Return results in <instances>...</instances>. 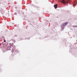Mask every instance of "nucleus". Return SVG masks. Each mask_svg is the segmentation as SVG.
<instances>
[{"mask_svg": "<svg viewBox=\"0 0 77 77\" xmlns=\"http://www.w3.org/2000/svg\"><path fill=\"white\" fill-rule=\"evenodd\" d=\"M61 2L63 3L64 5H65L66 3H70V1L69 0H62L61 1Z\"/></svg>", "mask_w": 77, "mask_h": 77, "instance_id": "obj_1", "label": "nucleus"}, {"mask_svg": "<svg viewBox=\"0 0 77 77\" xmlns=\"http://www.w3.org/2000/svg\"><path fill=\"white\" fill-rule=\"evenodd\" d=\"M68 23V22H65L63 23V24H62L61 26V30H63L64 29V28H65V26H66L67 24Z\"/></svg>", "mask_w": 77, "mask_h": 77, "instance_id": "obj_2", "label": "nucleus"}, {"mask_svg": "<svg viewBox=\"0 0 77 77\" xmlns=\"http://www.w3.org/2000/svg\"><path fill=\"white\" fill-rule=\"evenodd\" d=\"M13 47V45H12L11 43H9L8 45V49H9V48H11V47Z\"/></svg>", "mask_w": 77, "mask_h": 77, "instance_id": "obj_3", "label": "nucleus"}, {"mask_svg": "<svg viewBox=\"0 0 77 77\" xmlns=\"http://www.w3.org/2000/svg\"><path fill=\"white\" fill-rule=\"evenodd\" d=\"M13 50H14V51H16V52H17V53H19V51L18 50L16 49V48L14 47L13 48Z\"/></svg>", "mask_w": 77, "mask_h": 77, "instance_id": "obj_4", "label": "nucleus"}, {"mask_svg": "<svg viewBox=\"0 0 77 77\" xmlns=\"http://www.w3.org/2000/svg\"><path fill=\"white\" fill-rule=\"evenodd\" d=\"M54 7L55 8V9H56L57 8V5H54Z\"/></svg>", "mask_w": 77, "mask_h": 77, "instance_id": "obj_5", "label": "nucleus"}, {"mask_svg": "<svg viewBox=\"0 0 77 77\" xmlns=\"http://www.w3.org/2000/svg\"><path fill=\"white\" fill-rule=\"evenodd\" d=\"M73 27H77V26H72Z\"/></svg>", "mask_w": 77, "mask_h": 77, "instance_id": "obj_6", "label": "nucleus"}, {"mask_svg": "<svg viewBox=\"0 0 77 77\" xmlns=\"http://www.w3.org/2000/svg\"><path fill=\"white\" fill-rule=\"evenodd\" d=\"M17 12H18H18H20V10H17Z\"/></svg>", "mask_w": 77, "mask_h": 77, "instance_id": "obj_7", "label": "nucleus"}, {"mask_svg": "<svg viewBox=\"0 0 77 77\" xmlns=\"http://www.w3.org/2000/svg\"><path fill=\"white\" fill-rule=\"evenodd\" d=\"M13 41L14 42H15V40H13Z\"/></svg>", "mask_w": 77, "mask_h": 77, "instance_id": "obj_8", "label": "nucleus"}, {"mask_svg": "<svg viewBox=\"0 0 77 77\" xmlns=\"http://www.w3.org/2000/svg\"><path fill=\"white\" fill-rule=\"evenodd\" d=\"M4 42H6V40H4Z\"/></svg>", "mask_w": 77, "mask_h": 77, "instance_id": "obj_9", "label": "nucleus"}, {"mask_svg": "<svg viewBox=\"0 0 77 77\" xmlns=\"http://www.w3.org/2000/svg\"><path fill=\"white\" fill-rule=\"evenodd\" d=\"M26 39H28V38H26Z\"/></svg>", "mask_w": 77, "mask_h": 77, "instance_id": "obj_10", "label": "nucleus"}, {"mask_svg": "<svg viewBox=\"0 0 77 77\" xmlns=\"http://www.w3.org/2000/svg\"><path fill=\"white\" fill-rule=\"evenodd\" d=\"M14 14H15V15H16V14H16V13H14Z\"/></svg>", "mask_w": 77, "mask_h": 77, "instance_id": "obj_11", "label": "nucleus"}, {"mask_svg": "<svg viewBox=\"0 0 77 77\" xmlns=\"http://www.w3.org/2000/svg\"><path fill=\"white\" fill-rule=\"evenodd\" d=\"M2 14H3V13H2Z\"/></svg>", "mask_w": 77, "mask_h": 77, "instance_id": "obj_12", "label": "nucleus"}, {"mask_svg": "<svg viewBox=\"0 0 77 77\" xmlns=\"http://www.w3.org/2000/svg\"><path fill=\"white\" fill-rule=\"evenodd\" d=\"M3 53H5V52H4H4H3Z\"/></svg>", "mask_w": 77, "mask_h": 77, "instance_id": "obj_13", "label": "nucleus"}, {"mask_svg": "<svg viewBox=\"0 0 77 77\" xmlns=\"http://www.w3.org/2000/svg\"><path fill=\"white\" fill-rule=\"evenodd\" d=\"M29 39V38L28 39Z\"/></svg>", "mask_w": 77, "mask_h": 77, "instance_id": "obj_14", "label": "nucleus"}, {"mask_svg": "<svg viewBox=\"0 0 77 77\" xmlns=\"http://www.w3.org/2000/svg\"><path fill=\"white\" fill-rule=\"evenodd\" d=\"M29 39V38L28 39Z\"/></svg>", "mask_w": 77, "mask_h": 77, "instance_id": "obj_15", "label": "nucleus"}]
</instances>
